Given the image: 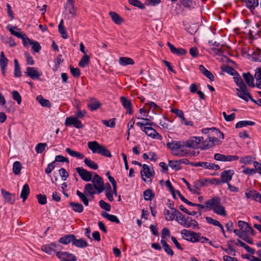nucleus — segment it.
Returning a JSON list of instances; mask_svg holds the SVG:
<instances>
[{"mask_svg": "<svg viewBox=\"0 0 261 261\" xmlns=\"http://www.w3.org/2000/svg\"><path fill=\"white\" fill-rule=\"evenodd\" d=\"M199 138H196V136L191 137L186 141H172L171 142L167 143L166 146L173 151L180 150L181 151H184L185 147H196L197 145L196 141H200Z\"/></svg>", "mask_w": 261, "mask_h": 261, "instance_id": "1", "label": "nucleus"}, {"mask_svg": "<svg viewBox=\"0 0 261 261\" xmlns=\"http://www.w3.org/2000/svg\"><path fill=\"white\" fill-rule=\"evenodd\" d=\"M199 138L200 141H196L197 143V148H200L202 150H205L210 149L215 144L220 145L222 143V141L214 136L209 137V140L204 139L203 137H196Z\"/></svg>", "mask_w": 261, "mask_h": 261, "instance_id": "2", "label": "nucleus"}, {"mask_svg": "<svg viewBox=\"0 0 261 261\" xmlns=\"http://www.w3.org/2000/svg\"><path fill=\"white\" fill-rule=\"evenodd\" d=\"M233 80L237 86L239 87V88L236 89L237 95L241 99L246 100V98L243 96L242 94L247 92V90H248L247 86L244 83L239 74L237 76L233 77Z\"/></svg>", "mask_w": 261, "mask_h": 261, "instance_id": "3", "label": "nucleus"}, {"mask_svg": "<svg viewBox=\"0 0 261 261\" xmlns=\"http://www.w3.org/2000/svg\"><path fill=\"white\" fill-rule=\"evenodd\" d=\"M63 249V247L58 243L53 242L48 244L44 245L42 246V250L48 254H51L53 252L56 254Z\"/></svg>", "mask_w": 261, "mask_h": 261, "instance_id": "4", "label": "nucleus"}, {"mask_svg": "<svg viewBox=\"0 0 261 261\" xmlns=\"http://www.w3.org/2000/svg\"><path fill=\"white\" fill-rule=\"evenodd\" d=\"M143 170L140 172L141 175L142 179L144 181H146V178L144 177L150 178L154 177L155 172L153 169V167L148 166L147 164H143Z\"/></svg>", "mask_w": 261, "mask_h": 261, "instance_id": "5", "label": "nucleus"}, {"mask_svg": "<svg viewBox=\"0 0 261 261\" xmlns=\"http://www.w3.org/2000/svg\"><path fill=\"white\" fill-rule=\"evenodd\" d=\"M150 126L143 127L141 128V130L144 132L148 136L154 139L161 141L163 139L162 136L158 133L156 130Z\"/></svg>", "mask_w": 261, "mask_h": 261, "instance_id": "6", "label": "nucleus"}, {"mask_svg": "<svg viewBox=\"0 0 261 261\" xmlns=\"http://www.w3.org/2000/svg\"><path fill=\"white\" fill-rule=\"evenodd\" d=\"M65 125L66 126L73 125L74 127L77 129L82 128L84 127V125L82 123L81 121L78 119L77 117H73V116H69L66 118Z\"/></svg>", "mask_w": 261, "mask_h": 261, "instance_id": "7", "label": "nucleus"}, {"mask_svg": "<svg viewBox=\"0 0 261 261\" xmlns=\"http://www.w3.org/2000/svg\"><path fill=\"white\" fill-rule=\"evenodd\" d=\"M214 159L220 162H232L239 160V157L237 155H225L221 153H215Z\"/></svg>", "mask_w": 261, "mask_h": 261, "instance_id": "8", "label": "nucleus"}, {"mask_svg": "<svg viewBox=\"0 0 261 261\" xmlns=\"http://www.w3.org/2000/svg\"><path fill=\"white\" fill-rule=\"evenodd\" d=\"M92 181L95 189L97 191V193L99 194L102 192L105 189V185L102 178L98 174H95L93 178Z\"/></svg>", "mask_w": 261, "mask_h": 261, "instance_id": "9", "label": "nucleus"}, {"mask_svg": "<svg viewBox=\"0 0 261 261\" xmlns=\"http://www.w3.org/2000/svg\"><path fill=\"white\" fill-rule=\"evenodd\" d=\"M146 117L143 118L140 116L136 115V118L138 119H142L144 120L145 122H138L136 123V125L139 126L140 128H143V127H146L147 126H153L154 125V123L152 122V120L153 119V118L152 116H149L148 114H146L145 116Z\"/></svg>", "mask_w": 261, "mask_h": 261, "instance_id": "10", "label": "nucleus"}, {"mask_svg": "<svg viewBox=\"0 0 261 261\" xmlns=\"http://www.w3.org/2000/svg\"><path fill=\"white\" fill-rule=\"evenodd\" d=\"M28 76L33 80L37 79L41 80L40 77L42 75V72H39L36 67H28L25 72Z\"/></svg>", "mask_w": 261, "mask_h": 261, "instance_id": "11", "label": "nucleus"}, {"mask_svg": "<svg viewBox=\"0 0 261 261\" xmlns=\"http://www.w3.org/2000/svg\"><path fill=\"white\" fill-rule=\"evenodd\" d=\"M220 202L221 199L218 196L214 197L213 198L207 200L205 202V211L213 210L218 204H219V203Z\"/></svg>", "mask_w": 261, "mask_h": 261, "instance_id": "12", "label": "nucleus"}, {"mask_svg": "<svg viewBox=\"0 0 261 261\" xmlns=\"http://www.w3.org/2000/svg\"><path fill=\"white\" fill-rule=\"evenodd\" d=\"M75 170L83 180L86 181L91 180L92 175L90 172L81 167H77Z\"/></svg>", "mask_w": 261, "mask_h": 261, "instance_id": "13", "label": "nucleus"}, {"mask_svg": "<svg viewBox=\"0 0 261 261\" xmlns=\"http://www.w3.org/2000/svg\"><path fill=\"white\" fill-rule=\"evenodd\" d=\"M57 256L65 261H76L77 260V258L74 255L65 251L57 252Z\"/></svg>", "mask_w": 261, "mask_h": 261, "instance_id": "14", "label": "nucleus"}, {"mask_svg": "<svg viewBox=\"0 0 261 261\" xmlns=\"http://www.w3.org/2000/svg\"><path fill=\"white\" fill-rule=\"evenodd\" d=\"M234 171L232 170H225L221 173L220 181L221 183L228 184L231 180Z\"/></svg>", "mask_w": 261, "mask_h": 261, "instance_id": "15", "label": "nucleus"}, {"mask_svg": "<svg viewBox=\"0 0 261 261\" xmlns=\"http://www.w3.org/2000/svg\"><path fill=\"white\" fill-rule=\"evenodd\" d=\"M254 168L250 169L245 168L243 166V169L242 172L248 175H252L256 172L258 173L261 175V164H254Z\"/></svg>", "mask_w": 261, "mask_h": 261, "instance_id": "16", "label": "nucleus"}, {"mask_svg": "<svg viewBox=\"0 0 261 261\" xmlns=\"http://www.w3.org/2000/svg\"><path fill=\"white\" fill-rule=\"evenodd\" d=\"M176 213V216L175 218V220L181 226L185 227L187 226V222L190 219L189 217L185 218L184 215L179 211H175Z\"/></svg>", "mask_w": 261, "mask_h": 261, "instance_id": "17", "label": "nucleus"}, {"mask_svg": "<svg viewBox=\"0 0 261 261\" xmlns=\"http://www.w3.org/2000/svg\"><path fill=\"white\" fill-rule=\"evenodd\" d=\"M167 46L169 47L170 51L172 54L177 56L184 55L187 54V50L182 48H176L170 42H168L167 43Z\"/></svg>", "mask_w": 261, "mask_h": 261, "instance_id": "18", "label": "nucleus"}, {"mask_svg": "<svg viewBox=\"0 0 261 261\" xmlns=\"http://www.w3.org/2000/svg\"><path fill=\"white\" fill-rule=\"evenodd\" d=\"M120 101L122 106L126 110V113L133 114L132 103L130 100L124 96L120 97Z\"/></svg>", "mask_w": 261, "mask_h": 261, "instance_id": "19", "label": "nucleus"}, {"mask_svg": "<svg viewBox=\"0 0 261 261\" xmlns=\"http://www.w3.org/2000/svg\"><path fill=\"white\" fill-rule=\"evenodd\" d=\"M101 106V103L94 98H91L87 105L88 109L91 111H96Z\"/></svg>", "mask_w": 261, "mask_h": 261, "instance_id": "20", "label": "nucleus"}, {"mask_svg": "<svg viewBox=\"0 0 261 261\" xmlns=\"http://www.w3.org/2000/svg\"><path fill=\"white\" fill-rule=\"evenodd\" d=\"M8 29L11 34L15 36L18 37V38L21 39L23 41V44L24 46H27V43L25 41V34H22L21 33L15 31L14 30L17 29L16 27H12L10 28H9V26H8Z\"/></svg>", "mask_w": 261, "mask_h": 261, "instance_id": "21", "label": "nucleus"}, {"mask_svg": "<svg viewBox=\"0 0 261 261\" xmlns=\"http://www.w3.org/2000/svg\"><path fill=\"white\" fill-rule=\"evenodd\" d=\"M243 77L247 85L251 88H254L255 87V85L254 84V77L252 76V75L249 72H247L246 73H243Z\"/></svg>", "mask_w": 261, "mask_h": 261, "instance_id": "22", "label": "nucleus"}, {"mask_svg": "<svg viewBox=\"0 0 261 261\" xmlns=\"http://www.w3.org/2000/svg\"><path fill=\"white\" fill-rule=\"evenodd\" d=\"M2 195L4 198L5 200L10 204H12L15 201V195L12 194L7 192L4 189H1Z\"/></svg>", "mask_w": 261, "mask_h": 261, "instance_id": "23", "label": "nucleus"}, {"mask_svg": "<svg viewBox=\"0 0 261 261\" xmlns=\"http://www.w3.org/2000/svg\"><path fill=\"white\" fill-rule=\"evenodd\" d=\"M101 146L102 145H100L95 141H90L88 143V147L89 149H90L94 153L98 154Z\"/></svg>", "mask_w": 261, "mask_h": 261, "instance_id": "24", "label": "nucleus"}, {"mask_svg": "<svg viewBox=\"0 0 261 261\" xmlns=\"http://www.w3.org/2000/svg\"><path fill=\"white\" fill-rule=\"evenodd\" d=\"M74 238L75 236L73 234H66L60 238L59 242L64 245H67L70 243H72Z\"/></svg>", "mask_w": 261, "mask_h": 261, "instance_id": "25", "label": "nucleus"}, {"mask_svg": "<svg viewBox=\"0 0 261 261\" xmlns=\"http://www.w3.org/2000/svg\"><path fill=\"white\" fill-rule=\"evenodd\" d=\"M246 4V7L253 13V10L258 6V0H241Z\"/></svg>", "mask_w": 261, "mask_h": 261, "instance_id": "26", "label": "nucleus"}, {"mask_svg": "<svg viewBox=\"0 0 261 261\" xmlns=\"http://www.w3.org/2000/svg\"><path fill=\"white\" fill-rule=\"evenodd\" d=\"M25 41L27 44L29 43L30 45H32V49L35 53H39L41 50V46H40L38 42L31 40L27 36L25 37Z\"/></svg>", "mask_w": 261, "mask_h": 261, "instance_id": "27", "label": "nucleus"}, {"mask_svg": "<svg viewBox=\"0 0 261 261\" xmlns=\"http://www.w3.org/2000/svg\"><path fill=\"white\" fill-rule=\"evenodd\" d=\"M73 240L72 245L77 248H86L88 246V242L83 238L76 239L75 237Z\"/></svg>", "mask_w": 261, "mask_h": 261, "instance_id": "28", "label": "nucleus"}, {"mask_svg": "<svg viewBox=\"0 0 261 261\" xmlns=\"http://www.w3.org/2000/svg\"><path fill=\"white\" fill-rule=\"evenodd\" d=\"M199 69L200 72L211 81L213 82L215 80V77L213 74L210 71L206 69L203 65H199Z\"/></svg>", "mask_w": 261, "mask_h": 261, "instance_id": "29", "label": "nucleus"}, {"mask_svg": "<svg viewBox=\"0 0 261 261\" xmlns=\"http://www.w3.org/2000/svg\"><path fill=\"white\" fill-rule=\"evenodd\" d=\"M196 0H179L180 4L185 8L191 10L196 5Z\"/></svg>", "mask_w": 261, "mask_h": 261, "instance_id": "30", "label": "nucleus"}, {"mask_svg": "<svg viewBox=\"0 0 261 261\" xmlns=\"http://www.w3.org/2000/svg\"><path fill=\"white\" fill-rule=\"evenodd\" d=\"M65 8L68 11L69 14L72 16L75 15L76 12L74 6L73 0H67Z\"/></svg>", "mask_w": 261, "mask_h": 261, "instance_id": "31", "label": "nucleus"}, {"mask_svg": "<svg viewBox=\"0 0 261 261\" xmlns=\"http://www.w3.org/2000/svg\"><path fill=\"white\" fill-rule=\"evenodd\" d=\"M30 192V189L29 185L28 184H24L20 193V198L22 199L23 202H24L27 199Z\"/></svg>", "mask_w": 261, "mask_h": 261, "instance_id": "32", "label": "nucleus"}, {"mask_svg": "<svg viewBox=\"0 0 261 261\" xmlns=\"http://www.w3.org/2000/svg\"><path fill=\"white\" fill-rule=\"evenodd\" d=\"M239 227L240 228L242 234H246L247 232H249V228H250V226L249 224L243 221H239L238 222Z\"/></svg>", "mask_w": 261, "mask_h": 261, "instance_id": "33", "label": "nucleus"}, {"mask_svg": "<svg viewBox=\"0 0 261 261\" xmlns=\"http://www.w3.org/2000/svg\"><path fill=\"white\" fill-rule=\"evenodd\" d=\"M69 205L71 207L72 210L75 212L81 213L84 211L83 205L80 203L70 202L69 203Z\"/></svg>", "mask_w": 261, "mask_h": 261, "instance_id": "34", "label": "nucleus"}, {"mask_svg": "<svg viewBox=\"0 0 261 261\" xmlns=\"http://www.w3.org/2000/svg\"><path fill=\"white\" fill-rule=\"evenodd\" d=\"M213 211L214 213L222 216H225L226 215L225 208L224 206L221 204V202L213 210Z\"/></svg>", "mask_w": 261, "mask_h": 261, "instance_id": "35", "label": "nucleus"}, {"mask_svg": "<svg viewBox=\"0 0 261 261\" xmlns=\"http://www.w3.org/2000/svg\"><path fill=\"white\" fill-rule=\"evenodd\" d=\"M101 215L104 218L107 219L109 221L112 222H115L116 224H120V222L117 217L114 215L109 214L105 212H102Z\"/></svg>", "mask_w": 261, "mask_h": 261, "instance_id": "36", "label": "nucleus"}, {"mask_svg": "<svg viewBox=\"0 0 261 261\" xmlns=\"http://www.w3.org/2000/svg\"><path fill=\"white\" fill-rule=\"evenodd\" d=\"M109 15L112 20L117 24H120L123 21V19L115 12H110Z\"/></svg>", "mask_w": 261, "mask_h": 261, "instance_id": "37", "label": "nucleus"}, {"mask_svg": "<svg viewBox=\"0 0 261 261\" xmlns=\"http://www.w3.org/2000/svg\"><path fill=\"white\" fill-rule=\"evenodd\" d=\"M143 158L145 160H147V162L152 161V162H156L158 156L157 155L152 152H149L148 153H144L143 154Z\"/></svg>", "mask_w": 261, "mask_h": 261, "instance_id": "38", "label": "nucleus"}, {"mask_svg": "<svg viewBox=\"0 0 261 261\" xmlns=\"http://www.w3.org/2000/svg\"><path fill=\"white\" fill-rule=\"evenodd\" d=\"M194 167H202L205 169L217 170L220 169L218 164H191Z\"/></svg>", "mask_w": 261, "mask_h": 261, "instance_id": "39", "label": "nucleus"}, {"mask_svg": "<svg viewBox=\"0 0 261 261\" xmlns=\"http://www.w3.org/2000/svg\"><path fill=\"white\" fill-rule=\"evenodd\" d=\"M221 69L223 71L227 72L228 74L231 75H239L238 72L233 68L229 65L221 66Z\"/></svg>", "mask_w": 261, "mask_h": 261, "instance_id": "40", "label": "nucleus"}, {"mask_svg": "<svg viewBox=\"0 0 261 261\" xmlns=\"http://www.w3.org/2000/svg\"><path fill=\"white\" fill-rule=\"evenodd\" d=\"M252 61L253 62H261V49L256 48L252 53Z\"/></svg>", "mask_w": 261, "mask_h": 261, "instance_id": "41", "label": "nucleus"}, {"mask_svg": "<svg viewBox=\"0 0 261 261\" xmlns=\"http://www.w3.org/2000/svg\"><path fill=\"white\" fill-rule=\"evenodd\" d=\"M119 63L120 65L123 66L134 65L135 64L134 61L132 58L127 57H120L119 60Z\"/></svg>", "mask_w": 261, "mask_h": 261, "instance_id": "42", "label": "nucleus"}, {"mask_svg": "<svg viewBox=\"0 0 261 261\" xmlns=\"http://www.w3.org/2000/svg\"><path fill=\"white\" fill-rule=\"evenodd\" d=\"M175 211H177V210H174V211H172V212L170 213L168 210L165 209L164 211L165 219L167 221H173L175 219L176 214V213L175 212Z\"/></svg>", "mask_w": 261, "mask_h": 261, "instance_id": "43", "label": "nucleus"}, {"mask_svg": "<svg viewBox=\"0 0 261 261\" xmlns=\"http://www.w3.org/2000/svg\"><path fill=\"white\" fill-rule=\"evenodd\" d=\"M8 63V60L5 56L4 51H2L0 55V67L2 70L6 68Z\"/></svg>", "mask_w": 261, "mask_h": 261, "instance_id": "44", "label": "nucleus"}, {"mask_svg": "<svg viewBox=\"0 0 261 261\" xmlns=\"http://www.w3.org/2000/svg\"><path fill=\"white\" fill-rule=\"evenodd\" d=\"M59 32L61 35V37L65 39L68 38V35L66 31L65 30V27L63 24V20L62 19L58 25Z\"/></svg>", "mask_w": 261, "mask_h": 261, "instance_id": "45", "label": "nucleus"}, {"mask_svg": "<svg viewBox=\"0 0 261 261\" xmlns=\"http://www.w3.org/2000/svg\"><path fill=\"white\" fill-rule=\"evenodd\" d=\"M36 100L39 102V103L44 107L50 108L51 107V103L49 100L45 99L43 97L40 95H38Z\"/></svg>", "mask_w": 261, "mask_h": 261, "instance_id": "46", "label": "nucleus"}, {"mask_svg": "<svg viewBox=\"0 0 261 261\" xmlns=\"http://www.w3.org/2000/svg\"><path fill=\"white\" fill-rule=\"evenodd\" d=\"M66 152L71 156L75 157L79 159H83L84 158V155L83 153L73 150L69 148H66Z\"/></svg>", "mask_w": 261, "mask_h": 261, "instance_id": "47", "label": "nucleus"}, {"mask_svg": "<svg viewBox=\"0 0 261 261\" xmlns=\"http://www.w3.org/2000/svg\"><path fill=\"white\" fill-rule=\"evenodd\" d=\"M255 124V122L249 120H242L239 121L238 123L236 124V128H242L243 127L247 126L248 125L249 126H253Z\"/></svg>", "mask_w": 261, "mask_h": 261, "instance_id": "48", "label": "nucleus"}, {"mask_svg": "<svg viewBox=\"0 0 261 261\" xmlns=\"http://www.w3.org/2000/svg\"><path fill=\"white\" fill-rule=\"evenodd\" d=\"M14 76L15 77H19L21 76V71L19 62L17 59H14Z\"/></svg>", "mask_w": 261, "mask_h": 261, "instance_id": "49", "label": "nucleus"}, {"mask_svg": "<svg viewBox=\"0 0 261 261\" xmlns=\"http://www.w3.org/2000/svg\"><path fill=\"white\" fill-rule=\"evenodd\" d=\"M94 189V187L92 184H87L85 186L84 193L86 195L92 196L95 193Z\"/></svg>", "mask_w": 261, "mask_h": 261, "instance_id": "50", "label": "nucleus"}, {"mask_svg": "<svg viewBox=\"0 0 261 261\" xmlns=\"http://www.w3.org/2000/svg\"><path fill=\"white\" fill-rule=\"evenodd\" d=\"M161 243L163 248L167 254L171 256L174 255V252L167 243L166 241L161 240Z\"/></svg>", "mask_w": 261, "mask_h": 261, "instance_id": "51", "label": "nucleus"}, {"mask_svg": "<svg viewBox=\"0 0 261 261\" xmlns=\"http://www.w3.org/2000/svg\"><path fill=\"white\" fill-rule=\"evenodd\" d=\"M90 62V57L88 55H85L83 56L80 62H79V66L82 67H86Z\"/></svg>", "mask_w": 261, "mask_h": 261, "instance_id": "52", "label": "nucleus"}, {"mask_svg": "<svg viewBox=\"0 0 261 261\" xmlns=\"http://www.w3.org/2000/svg\"><path fill=\"white\" fill-rule=\"evenodd\" d=\"M128 2L130 5L136 7L140 9L144 10L145 9L144 5L139 0H128Z\"/></svg>", "mask_w": 261, "mask_h": 261, "instance_id": "53", "label": "nucleus"}, {"mask_svg": "<svg viewBox=\"0 0 261 261\" xmlns=\"http://www.w3.org/2000/svg\"><path fill=\"white\" fill-rule=\"evenodd\" d=\"M240 163H259L257 161H254L252 156L247 155L241 158Z\"/></svg>", "mask_w": 261, "mask_h": 261, "instance_id": "54", "label": "nucleus"}, {"mask_svg": "<svg viewBox=\"0 0 261 261\" xmlns=\"http://www.w3.org/2000/svg\"><path fill=\"white\" fill-rule=\"evenodd\" d=\"M245 195L247 198H251L256 201L258 196H259V193L257 192L256 191H250L248 192H246Z\"/></svg>", "mask_w": 261, "mask_h": 261, "instance_id": "55", "label": "nucleus"}, {"mask_svg": "<svg viewBox=\"0 0 261 261\" xmlns=\"http://www.w3.org/2000/svg\"><path fill=\"white\" fill-rule=\"evenodd\" d=\"M143 195L145 200L146 201L151 200L154 197V194L153 193L152 191L150 189L145 190Z\"/></svg>", "mask_w": 261, "mask_h": 261, "instance_id": "56", "label": "nucleus"}, {"mask_svg": "<svg viewBox=\"0 0 261 261\" xmlns=\"http://www.w3.org/2000/svg\"><path fill=\"white\" fill-rule=\"evenodd\" d=\"M216 135L220 138L223 139L224 138V134L220 131V130L216 127H212L211 129V136Z\"/></svg>", "mask_w": 261, "mask_h": 261, "instance_id": "57", "label": "nucleus"}, {"mask_svg": "<svg viewBox=\"0 0 261 261\" xmlns=\"http://www.w3.org/2000/svg\"><path fill=\"white\" fill-rule=\"evenodd\" d=\"M56 162H65L66 163H69V160L66 157H64L61 155H58L56 156L55 160L53 161L50 163H56Z\"/></svg>", "mask_w": 261, "mask_h": 261, "instance_id": "58", "label": "nucleus"}, {"mask_svg": "<svg viewBox=\"0 0 261 261\" xmlns=\"http://www.w3.org/2000/svg\"><path fill=\"white\" fill-rule=\"evenodd\" d=\"M187 226L186 228H190L192 227L193 228L199 229V225L198 222L194 219H192L191 217H190V219L188 221Z\"/></svg>", "mask_w": 261, "mask_h": 261, "instance_id": "59", "label": "nucleus"}, {"mask_svg": "<svg viewBox=\"0 0 261 261\" xmlns=\"http://www.w3.org/2000/svg\"><path fill=\"white\" fill-rule=\"evenodd\" d=\"M200 235H201V233L199 232H195L194 231H192V234L191 237L189 238V241L193 242V243H196L199 242Z\"/></svg>", "mask_w": 261, "mask_h": 261, "instance_id": "60", "label": "nucleus"}, {"mask_svg": "<svg viewBox=\"0 0 261 261\" xmlns=\"http://www.w3.org/2000/svg\"><path fill=\"white\" fill-rule=\"evenodd\" d=\"M98 154L105 157H111V153L110 151L104 146L102 145Z\"/></svg>", "mask_w": 261, "mask_h": 261, "instance_id": "61", "label": "nucleus"}, {"mask_svg": "<svg viewBox=\"0 0 261 261\" xmlns=\"http://www.w3.org/2000/svg\"><path fill=\"white\" fill-rule=\"evenodd\" d=\"M11 94L13 99L16 100L18 105H20L21 102V97L19 92L16 90H13Z\"/></svg>", "mask_w": 261, "mask_h": 261, "instance_id": "62", "label": "nucleus"}, {"mask_svg": "<svg viewBox=\"0 0 261 261\" xmlns=\"http://www.w3.org/2000/svg\"><path fill=\"white\" fill-rule=\"evenodd\" d=\"M116 119L113 118L109 120H102V123L107 127H114L116 124Z\"/></svg>", "mask_w": 261, "mask_h": 261, "instance_id": "63", "label": "nucleus"}, {"mask_svg": "<svg viewBox=\"0 0 261 261\" xmlns=\"http://www.w3.org/2000/svg\"><path fill=\"white\" fill-rule=\"evenodd\" d=\"M70 72L74 77H79L81 74V70L79 68H74L72 66H70Z\"/></svg>", "mask_w": 261, "mask_h": 261, "instance_id": "64", "label": "nucleus"}]
</instances>
